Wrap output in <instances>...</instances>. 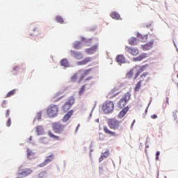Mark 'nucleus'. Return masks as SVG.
I'll use <instances>...</instances> for the list:
<instances>
[{
  "label": "nucleus",
  "mask_w": 178,
  "mask_h": 178,
  "mask_svg": "<svg viewBox=\"0 0 178 178\" xmlns=\"http://www.w3.org/2000/svg\"><path fill=\"white\" fill-rule=\"evenodd\" d=\"M90 70H79L74 75H73L71 78V81L74 82L79 79L78 83H81L83 80H84V77H87L88 74H90Z\"/></svg>",
  "instance_id": "f257e3e1"
},
{
  "label": "nucleus",
  "mask_w": 178,
  "mask_h": 178,
  "mask_svg": "<svg viewBox=\"0 0 178 178\" xmlns=\"http://www.w3.org/2000/svg\"><path fill=\"white\" fill-rule=\"evenodd\" d=\"M122 122L119 121L115 118H109L108 120V124L110 129L112 130H120L122 129V126L120 125Z\"/></svg>",
  "instance_id": "f03ea898"
},
{
  "label": "nucleus",
  "mask_w": 178,
  "mask_h": 178,
  "mask_svg": "<svg viewBox=\"0 0 178 178\" xmlns=\"http://www.w3.org/2000/svg\"><path fill=\"white\" fill-rule=\"evenodd\" d=\"M51 126L52 130L56 134H62V133L65 131V127H66L63 124L60 122H53Z\"/></svg>",
  "instance_id": "7ed1b4c3"
},
{
  "label": "nucleus",
  "mask_w": 178,
  "mask_h": 178,
  "mask_svg": "<svg viewBox=\"0 0 178 178\" xmlns=\"http://www.w3.org/2000/svg\"><path fill=\"white\" fill-rule=\"evenodd\" d=\"M113 109H115V104L111 101H106L102 106V111L104 113H111Z\"/></svg>",
  "instance_id": "20e7f679"
},
{
  "label": "nucleus",
  "mask_w": 178,
  "mask_h": 178,
  "mask_svg": "<svg viewBox=\"0 0 178 178\" xmlns=\"http://www.w3.org/2000/svg\"><path fill=\"white\" fill-rule=\"evenodd\" d=\"M131 97V94L130 92H127L123 95L122 98L120 99V101L118 102V108H124L126 105H127V102L130 101V98Z\"/></svg>",
  "instance_id": "39448f33"
},
{
  "label": "nucleus",
  "mask_w": 178,
  "mask_h": 178,
  "mask_svg": "<svg viewBox=\"0 0 178 178\" xmlns=\"http://www.w3.org/2000/svg\"><path fill=\"white\" fill-rule=\"evenodd\" d=\"M58 112H59L58 106L54 104L50 105L47 110V113L49 118H55L58 115Z\"/></svg>",
  "instance_id": "423d86ee"
},
{
  "label": "nucleus",
  "mask_w": 178,
  "mask_h": 178,
  "mask_svg": "<svg viewBox=\"0 0 178 178\" xmlns=\"http://www.w3.org/2000/svg\"><path fill=\"white\" fill-rule=\"evenodd\" d=\"M76 101V99H74V97L71 96L68 98V100L65 103V104L63 106V111L64 112H67L74 105V102Z\"/></svg>",
  "instance_id": "0eeeda50"
},
{
  "label": "nucleus",
  "mask_w": 178,
  "mask_h": 178,
  "mask_svg": "<svg viewBox=\"0 0 178 178\" xmlns=\"http://www.w3.org/2000/svg\"><path fill=\"white\" fill-rule=\"evenodd\" d=\"M147 67H148V64H146L145 65H136L134 67V69H137L138 71L135 74V76L134 77V80H137V79L138 78V76H140V74H141L143 72H145Z\"/></svg>",
  "instance_id": "6e6552de"
},
{
  "label": "nucleus",
  "mask_w": 178,
  "mask_h": 178,
  "mask_svg": "<svg viewBox=\"0 0 178 178\" xmlns=\"http://www.w3.org/2000/svg\"><path fill=\"white\" fill-rule=\"evenodd\" d=\"M32 173H33V170H31V168H24V169L19 168L18 170V175L21 176L27 177L29 175H31Z\"/></svg>",
  "instance_id": "1a4fd4ad"
},
{
  "label": "nucleus",
  "mask_w": 178,
  "mask_h": 178,
  "mask_svg": "<svg viewBox=\"0 0 178 178\" xmlns=\"http://www.w3.org/2000/svg\"><path fill=\"white\" fill-rule=\"evenodd\" d=\"M125 49L128 54H130V55H132V56H137V55L140 54V51H138V49L136 47H130L127 46Z\"/></svg>",
  "instance_id": "9d476101"
},
{
  "label": "nucleus",
  "mask_w": 178,
  "mask_h": 178,
  "mask_svg": "<svg viewBox=\"0 0 178 178\" xmlns=\"http://www.w3.org/2000/svg\"><path fill=\"white\" fill-rule=\"evenodd\" d=\"M70 52H71V56H73V58H75V59H76L77 60H80L83 59L84 56H83V54H81V52H79V51L71 50Z\"/></svg>",
  "instance_id": "9b49d317"
},
{
  "label": "nucleus",
  "mask_w": 178,
  "mask_h": 178,
  "mask_svg": "<svg viewBox=\"0 0 178 178\" xmlns=\"http://www.w3.org/2000/svg\"><path fill=\"white\" fill-rule=\"evenodd\" d=\"M54 161V155H50L49 156H47L45 161L38 165V168H44V166H47L49 162H52Z\"/></svg>",
  "instance_id": "f8f14e48"
},
{
  "label": "nucleus",
  "mask_w": 178,
  "mask_h": 178,
  "mask_svg": "<svg viewBox=\"0 0 178 178\" xmlns=\"http://www.w3.org/2000/svg\"><path fill=\"white\" fill-rule=\"evenodd\" d=\"M97 51H98V44L91 47L89 49H86L85 50V52L88 55H92L93 54H95V52H97Z\"/></svg>",
  "instance_id": "ddd939ff"
},
{
  "label": "nucleus",
  "mask_w": 178,
  "mask_h": 178,
  "mask_svg": "<svg viewBox=\"0 0 178 178\" xmlns=\"http://www.w3.org/2000/svg\"><path fill=\"white\" fill-rule=\"evenodd\" d=\"M148 72H143L139 77V81L140 83H148L149 79L148 78Z\"/></svg>",
  "instance_id": "4468645a"
},
{
  "label": "nucleus",
  "mask_w": 178,
  "mask_h": 178,
  "mask_svg": "<svg viewBox=\"0 0 178 178\" xmlns=\"http://www.w3.org/2000/svg\"><path fill=\"white\" fill-rule=\"evenodd\" d=\"M90 62H92V58L86 57L81 61H78L76 63L78 66H83L84 65H87L88 63H90Z\"/></svg>",
  "instance_id": "2eb2a0df"
},
{
  "label": "nucleus",
  "mask_w": 178,
  "mask_h": 178,
  "mask_svg": "<svg viewBox=\"0 0 178 178\" xmlns=\"http://www.w3.org/2000/svg\"><path fill=\"white\" fill-rule=\"evenodd\" d=\"M116 62L118 65H123V63H126V58L123 54H120L116 56Z\"/></svg>",
  "instance_id": "dca6fc26"
},
{
  "label": "nucleus",
  "mask_w": 178,
  "mask_h": 178,
  "mask_svg": "<svg viewBox=\"0 0 178 178\" xmlns=\"http://www.w3.org/2000/svg\"><path fill=\"white\" fill-rule=\"evenodd\" d=\"M147 55L145 53L140 54L138 57H135L133 58L134 62H140V60H143V59H145V58H147Z\"/></svg>",
  "instance_id": "f3484780"
},
{
  "label": "nucleus",
  "mask_w": 178,
  "mask_h": 178,
  "mask_svg": "<svg viewBox=\"0 0 178 178\" xmlns=\"http://www.w3.org/2000/svg\"><path fill=\"white\" fill-rule=\"evenodd\" d=\"M147 55L145 53L140 54L138 57H135L133 58L134 62H140V60H143V59H145V58H147Z\"/></svg>",
  "instance_id": "a211bd4d"
},
{
  "label": "nucleus",
  "mask_w": 178,
  "mask_h": 178,
  "mask_svg": "<svg viewBox=\"0 0 178 178\" xmlns=\"http://www.w3.org/2000/svg\"><path fill=\"white\" fill-rule=\"evenodd\" d=\"M103 130L106 134H108L111 137H116L118 136L115 132L109 130L108 127H104Z\"/></svg>",
  "instance_id": "6ab92c4d"
},
{
  "label": "nucleus",
  "mask_w": 178,
  "mask_h": 178,
  "mask_svg": "<svg viewBox=\"0 0 178 178\" xmlns=\"http://www.w3.org/2000/svg\"><path fill=\"white\" fill-rule=\"evenodd\" d=\"M72 115H73V111L72 110L68 111L67 113V114H65L64 115V117L63 118V122H64V123H66V122H67V120H69L70 119V118H72Z\"/></svg>",
  "instance_id": "aec40b11"
},
{
  "label": "nucleus",
  "mask_w": 178,
  "mask_h": 178,
  "mask_svg": "<svg viewBox=\"0 0 178 178\" xmlns=\"http://www.w3.org/2000/svg\"><path fill=\"white\" fill-rule=\"evenodd\" d=\"M60 92H57L56 93L53 97H52V101L53 102H59L62 98H63V96H60Z\"/></svg>",
  "instance_id": "412c9836"
},
{
  "label": "nucleus",
  "mask_w": 178,
  "mask_h": 178,
  "mask_svg": "<svg viewBox=\"0 0 178 178\" xmlns=\"http://www.w3.org/2000/svg\"><path fill=\"white\" fill-rule=\"evenodd\" d=\"M129 112V106L124 107L118 114V118L122 119Z\"/></svg>",
  "instance_id": "4be33fe9"
},
{
  "label": "nucleus",
  "mask_w": 178,
  "mask_h": 178,
  "mask_svg": "<svg viewBox=\"0 0 178 178\" xmlns=\"http://www.w3.org/2000/svg\"><path fill=\"white\" fill-rule=\"evenodd\" d=\"M60 66H63V67H70V63H69V60H67V58H63L60 61Z\"/></svg>",
  "instance_id": "5701e85b"
},
{
  "label": "nucleus",
  "mask_w": 178,
  "mask_h": 178,
  "mask_svg": "<svg viewBox=\"0 0 178 178\" xmlns=\"http://www.w3.org/2000/svg\"><path fill=\"white\" fill-rule=\"evenodd\" d=\"M153 45H154V43L148 42L145 45H142V49L143 51H149V49H151V48H152Z\"/></svg>",
  "instance_id": "b1692460"
},
{
  "label": "nucleus",
  "mask_w": 178,
  "mask_h": 178,
  "mask_svg": "<svg viewBox=\"0 0 178 178\" xmlns=\"http://www.w3.org/2000/svg\"><path fill=\"white\" fill-rule=\"evenodd\" d=\"M48 136L49 137H50V138H54V140H55L56 141L60 140V138H59L58 136L54 135L51 131H48Z\"/></svg>",
  "instance_id": "393cba45"
},
{
  "label": "nucleus",
  "mask_w": 178,
  "mask_h": 178,
  "mask_svg": "<svg viewBox=\"0 0 178 178\" xmlns=\"http://www.w3.org/2000/svg\"><path fill=\"white\" fill-rule=\"evenodd\" d=\"M134 70L135 68L131 69L126 74L127 79H133V76H134Z\"/></svg>",
  "instance_id": "a878e982"
},
{
  "label": "nucleus",
  "mask_w": 178,
  "mask_h": 178,
  "mask_svg": "<svg viewBox=\"0 0 178 178\" xmlns=\"http://www.w3.org/2000/svg\"><path fill=\"white\" fill-rule=\"evenodd\" d=\"M81 47H83L81 42L76 41L73 44V48L74 49H81Z\"/></svg>",
  "instance_id": "bb28decb"
},
{
  "label": "nucleus",
  "mask_w": 178,
  "mask_h": 178,
  "mask_svg": "<svg viewBox=\"0 0 178 178\" xmlns=\"http://www.w3.org/2000/svg\"><path fill=\"white\" fill-rule=\"evenodd\" d=\"M111 17H112V19H115V20H119L120 19V15L116 12H113L111 14Z\"/></svg>",
  "instance_id": "cd10ccee"
},
{
  "label": "nucleus",
  "mask_w": 178,
  "mask_h": 178,
  "mask_svg": "<svg viewBox=\"0 0 178 178\" xmlns=\"http://www.w3.org/2000/svg\"><path fill=\"white\" fill-rule=\"evenodd\" d=\"M119 95V92L115 93V90H113L108 93V97L110 99L115 98V97H116V95Z\"/></svg>",
  "instance_id": "c85d7f7f"
},
{
  "label": "nucleus",
  "mask_w": 178,
  "mask_h": 178,
  "mask_svg": "<svg viewBox=\"0 0 178 178\" xmlns=\"http://www.w3.org/2000/svg\"><path fill=\"white\" fill-rule=\"evenodd\" d=\"M129 45H137V39L136 38H131L129 40Z\"/></svg>",
  "instance_id": "c756f323"
},
{
  "label": "nucleus",
  "mask_w": 178,
  "mask_h": 178,
  "mask_svg": "<svg viewBox=\"0 0 178 178\" xmlns=\"http://www.w3.org/2000/svg\"><path fill=\"white\" fill-rule=\"evenodd\" d=\"M141 84H143V83L140 82V81L137 82L134 88L135 92L140 91V88H141Z\"/></svg>",
  "instance_id": "7c9ffc66"
},
{
  "label": "nucleus",
  "mask_w": 178,
  "mask_h": 178,
  "mask_svg": "<svg viewBox=\"0 0 178 178\" xmlns=\"http://www.w3.org/2000/svg\"><path fill=\"white\" fill-rule=\"evenodd\" d=\"M86 86H87L86 84L83 85L81 86V88L79 89V95H83L84 94V92L86 91Z\"/></svg>",
  "instance_id": "2f4dec72"
},
{
  "label": "nucleus",
  "mask_w": 178,
  "mask_h": 178,
  "mask_svg": "<svg viewBox=\"0 0 178 178\" xmlns=\"http://www.w3.org/2000/svg\"><path fill=\"white\" fill-rule=\"evenodd\" d=\"M16 94V90L14 89L10 92H8V94L6 96V98H10V97H13V95H15Z\"/></svg>",
  "instance_id": "473e14b6"
},
{
  "label": "nucleus",
  "mask_w": 178,
  "mask_h": 178,
  "mask_svg": "<svg viewBox=\"0 0 178 178\" xmlns=\"http://www.w3.org/2000/svg\"><path fill=\"white\" fill-rule=\"evenodd\" d=\"M45 177H47V172L45 171L41 172L38 175V178H45Z\"/></svg>",
  "instance_id": "72a5a7b5"
},
{
  "label": "nucleus",
  "mask_w": 178,
  "mask_h": 178,
  "mask_svg": "<svg viewBox=\"0 0 178 178\" xmlns=\"http://www.w3.org/2000/svg\"><path fill=\"white\" fill-rule=\"evenodd\" d=\"M36 131H37L38 136H40V134H41V133H42V126L37 127Z\"/></svg>",
  "instance_id": "f704fd0d"
},
{
  "label": "nucleus",
  "mask_w": 178,
  "mask_h": 178,
  "mask_svg": "<svg viewBox=\"0 0 178 178\" xmlns=\"http://www.w3.org/2000/svg\"><path fill=\"white\" fill-rule=\"evenodd\" d=\"M56 20L58 23H60L61 24H63V18H62L60 16H57L56 17Z\"/></svg>",
  "instance_id": "c9c22d12"
},
{
  "label": "nucleus",
  "mask_w": 178,
  "mask_h": 178,
  "mask_svg": "<svg viewBox=\"0 0 178 178\" xmlns=\"http://www.w3.org/2000/svg\"><path fill=\"white\" fill-rule=\"evenodd\" d=\"M33 155H34V153H33V152H31V150L28 149L27 150V156L29 159H31V156H33Z\"/></svg>",
  "instance_id": "e433bc0d"
},
{
  "label": "nucleus",
  "mask_w": 178,
  "mask_h": 178,
  "mask_svg": "<svg viewBox=\"0 0 178 178\" xmlns=\"http://www.w3.org/2000/svg\"><path fill=\"white\" fill-rule=\"evenodd\" d=\"M10 124H12V119L9 118L6 122L7 127H10Z\"/></svg>",
  "instance_id": "4c0bfd02"
},
{
  "label": "nucleus",
  "mask_w": 178,
  "mask_h": 178,
  "mask_svg": "<svg viewBox=\"0 0 178 178\" xmlns=\"http://www.w3.org/2000/svg\"><path fill=\"white\" fill-rule=\"evenodd\" d=\"M99 140H100V141H104V140H105V135H104V134H99Z\"/></svg>",
  "instance_id": "58836bf2"
},
{
  "label": "nucleus",
  "mask_w": 178,
  "mask_h": 178,
  "mask_svg": "<svg viewBox=\"0 0 178 178\" xmlns=\"http://www.w3.org/2000/svg\"><path fill=\"white\" fill-rule=\"evenodd\" d=\"M102 156L103 158H104V159H106V158H108V156H109V151L105 152L102 155Z\"/></svg>",
  "instance_id": "ea45409f"
},
{
  "label": "nucleus",
  "mask_w": 178,
  "mask_h": 178,
  "mask_svg": "<svg viewBox=\"0 0 178 178\" xmlns=\"http://www.w3.org/2000/svg\"><path fill=\"white\" fill-rule=\"evenodd\" d=\"M9 115H10V110L8 109L6 111V113H5L6 118H9Z\"/></svg>",
  "instance_id": "a19ab883"
},
{
  "label": "nucleus",
  "mask_w": 178,
  "mask_h": 178,
  "mask_svg": "<svg viewBox=\"0 0 178 178\" xmlns=\"http://www.w3.org/2000/svg\"><path fill=\"white\" fill-rule=\"evenodd\" d=\"M6 104H8V102H6V100L3 101L1 104L2 108H6Z\"/></svg>",
  "instance_id": "79ce46f5"
},
{
  "label": "nucleus",
  "mask_w": 178,
  "mask_h": 178,
  "mask_svg": "<svg viewBox=\"0 0 178 178\" xmlns=\"http://www.w3.org/2000/svg\"><path fill=\"white\" fill-rule=\"evenodd\" d=\"M36 119H38V120H40V119H41V113H38L37 114Z\"/></svg>",
  "instance_id": "37998d69"
},
{
  "label": "nucleus",
  "mask_w": 178,
  "mask_h": 178,
  "mask_svg": "<svg viewBox=\"0 0 178 178\" xmlns=\"http://www.w3.org/2000/svg\"><path fill=\"white\" fill-rule=\"evenodd\" d=\"M99 173H103V172H104V168H103V167H99Z\"/></svg>",
  "instance_id": "c03bdc74"
},
{
  "label": "nucleus",
  "mask_w": 178,
  "mask_h": 178,
  "mask_svg": "<svg viewBox=\"0 0 178 178\" xmlns=\"http://www.w3.org/2000/svg\"><path fill=\"white\" fill-rule=\"evenodd\" d=\"M159 155H161V152H156V161H158V159H159Z\"/></svg>",
  "instance_id": "a18cd8bd"
},
{
  "label": "nucleus",
  "mask_w": 178,
  "mask_h": 178,
  "mask_svg": "<svg viewBox=\"0 0 178 178\" xmlns=\"http://www.w3.org/2000/svg\"><path fill=\"white\" fill-rule=\"evenodd\" d=\"M104 159H105L104 157H103V156H101L100 158L99 159V163L102 162V161H104Z\"/></svg>",
  "instance_id": "49530a36"
},
{
  "label": "nucleus",
  "mask_w": 178,
  "mask_h": 178,
  "mask_svg": "<svg viewBox=\"0 0 178 178\" xmlns=\"http://www.w3.org/2000/svg\"><path fill=\"white\" fill-rule=\"evenodd\" d=\"M152 119H156V115L154 114L153 115H151Z\"/></svg>",
  "instance_id": "de8ad7c7"
},
{
  "label": "nucleus",
  "mask_w": 178,
  "mask_h": 178,
  "mask_svg": "<svg viewBox=\"0 0 178 178\" xmlns=\"http://www.w3.org/2000/svg\"><path fill=\"white\" fill-rule=\"evenodd\" d=\"M92 76H89L88 79H86L85 80V81H88V80H92Z\"/></svg>",
  "instance_id": "09e8293b"
},
{
  "label": "nucleus",
  "mask_w": 178,
  "mask_h": 178,
  "mask_svg": "<svg viewBox=\"0 0 178 178\" xmlns=\"http://www.w3.org/2000/svg\"><path fill=\"white\" fill-rule=\"evenodd\" d=\"M166 104H168V105H169V97H167Z\"/></svg>",
  "instance_id": "8fccbe9b"
},
{
  "label": "nucleus",
  "mask_w": 178,
  "mask_h": 178,
  "mask_svg": "<svg viewBox=\"0 0 178 178\" xmlns=\"http://www.w3.org/2000/svg\"><path fill=\"white\" fill-rule=\"evenodd\" d=\"M17 69H19V67H13V70H17Z\"/></svg>",
  "instance_id": "3c124183"
},
{
  "label": "nucleus",
  "mask_w": 178,
  "mask_h": 178,
  "mask_svg": "<svg viewBox=\"0 0 178 178\" xmlns=\"http://www.w3.org/2000/svg\"><path fill=\"white\" fill-rule=\"evenodd\" d=\"M33 31H37V28H34V29H33Z\"/></svg>",
  "instance_id": "603ef678"
},
{
  "label": "nucleus",
  "mask_w": 178,
  "mask_h": 178,
  "mask_svg": "<svg viewBox=\"0 0 178 178\" xmlns=\"http://www.w3.org/2000/svg\"><path fill=\"white\" fill-rule=\"evenodd\" d=\"M144 38H145V40H147V36H144Z\"/></svg>",
  "instance_id": "864d4df0"
},
{
  "label": "nucleus",
  "mask_w": 178,
  "mask_h": 178,
  "mask_svg": "<svg viewBox=\"0 0 178 178\" xmlns=\"http://www.w3.org/2000/svg\"><path fill=\"white\" fill-rule=\"evenodd\" d=\"M164 178H166V176H164Z\"/></svg>",
  "instance_id": "5fc2aeb1"
},
{
  "label": "nucleus",
  "mask_w": 178,
  "mask_h": 178,
  "mask_svg": "<svg viewBox=\"0 0 178 178\" xmlns=\"http://www.w3.org/2000/svg\"><path fill=\"white\" fill-rule=\"evenodd\" d=\"M38 40V37L36 38Z\"/></svg>",
  "instance_id": "6e6d98bb"
},
{
  "label": "nucleus",
  "mask_w": 178,
  "mask_h": 178,
  "mask_svg": "<svg viewBox=\"0 0 178 178\" xmlns=\"http://www.w3.org/2000/svg\"><path fill=\"white\" fill-rule=\"evenodd\" d=\"M30 140H31V137L30 138Z\"/></svg>",
  "instance_id": "4d7b16f0"
}]
</instances>
